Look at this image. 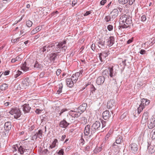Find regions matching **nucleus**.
Returning <instances> with one entry per match:
<instances>
[{"mask_svg": "<svg viewBox=\"0 0 155 155\" xmlns=\"http://www.w3.org/2000/svg\"><path fill=\"white\" fill-rule=\"evenodd\" d=\"M119 22L120 28H127L132 23L131 18L126 15H123L120 17Z\"/></svg>", "mask_w": 155, "mask_h": 155, "instance_id": "nucleus-1", "label": "nucleus"}, {"mask_svg": "<svg viewBox=\"0 0 155 155\" xmlns=\"http://www.w3.org/2000/svg\"><path fill=\"white\" fill-rule=\"evenodd\" d=\"M66 41H63L59 42V43H54V51L55 53L59 54L61 51H65L66 47H65Z\"/></svg>", "mask_w": 155, "mask_h": 155, "instance_id": "nucleus-2", "label": "nucleus"}, {"mask_svg": "<svg viewBox=\"0 0 155 155\" xmlns=\"http://www.w3.org/2000/svg\"><path fill=\"white\" fill-rule=\"evenodd\" d=\"M95 133L92 127H91L90 125L88 124L86 126L84 130V134L85 136H88L89 138Z\"/></svg>", "mask_w": 155, "mask_h": 155, "instance_id": "nucleus-3", "label": "nucleus"}, {"mask_svg": "<svg viewBox=\"0 0 155 155\" xmlns=\"http://www.w3.org/2000/svg\"><path fill=\"white\" fill-rule=\"evenodd\" d=\"M9 113L14 116L15 118L17 119L21 115V112L18 108L14 107L12 109Z\"/></svg>", "mask_w": 155, "mask_h": 155, "instance_id": "nucleus-4", "label": "nucleus"}, {"mask_svg": "<svg viewBox=\"0 0 155 155\" xmlns=\"http://www.w3.org/2000/svg\"><path fill=\"white\" fill-rule=\"evenodd\" d=\"M94 132H102L104 131L101 129V123L99 121H96L91 126Z\"/></svg>", "mask_w": 155, "mask_h": 155, "instance_id": "nucleus-5", "label": "nucleus"}, {"mask_svg": "<svg viewBox=\"0 0 155 155\" xmlns=\"http://www.w3.org/2000/svg\"><path fill=\"white\" fill-rule=\"evenodd\" d=\"M107 74H108V73L107 71H105L103 72V76H99L97 78L96 83L98 85H101L104 83L105 77L104 76V75H106L107 76Z\"/></svg>", "mask_w": 155, "mask_h": 155, "instance_id": "nucleus-6", "label": "nucleus"}, {"mask_svg": "<svg viewBox=\"0 0 155 155\" xmlns=\"http://www.w3.org/2000/svg\"><path fill=\"white\" fill-rule=\"evenodd\" d=\"M109 54V53L107 51H105L101 53L98 54L99 58L101 62L105 61L106 57Z\"/></svg>", "mask_w": 155, "mask_h": 155, "instance_id": "nucleus-7", "label": "nucleus"}, {"mask_svg": "<svg viewBox=\"0 0 155 155\" xmlns=\"http://www.w3.org/2000/svg\"><path fill=\"white\" fill-rule=\"evenodd\" d=\"M83 72V71L82 70L79 71V72H77L73 74L71 76V79L74 82H76L78 77L81 76Z\"/></svg>", "mask_w": 155, "mask_h": 155, "instance_id": "nucleus-8", "label": "nucleus"}, {"mask_svg": "<svg viewBox=\"0 0 155 155\" xmlns=\"http://www.w3.org/2000/svg\"><path fill=\"white\" fill-rule=\"evenodd\" d=\"M21 107L25 114L29 113L31 109V107L28 104H25Z\"/></svg>", "mask_w": 155, "mask_h": 155, "instance_id": "nucleus-9", "label": "nucleus"}, {"mask_svg": "<svg viewBox=\"0 0 155 155\" xmlns=\"http://www.w3.org/2000/svg\"><path fill=\"white\" fill-rule=\"evenodd\" d=\"M18 151L20 154H22L24 153L25 150H28L29 149L28 147L25 146H20L19 147H17Z\"/></svg>", "mask_w": 155, "mask_h": 155, "instance_id": "nucleus-10", "label": "nucleus"}, {"mask_svg": "<svg viewBox=\"0 0 155 155\" xmlns=\"http://www.w3.org/2000/svg\"><path fill=\"white\" fill-rule=\"evenodd\" d=\"M87 107V105L86 104L84 103L82 104L77 109L78 113L81 114L82 113L86 110Z\"/></svg>", "mask_w": 155, "mask_h": 155, "instance_id": "nucleus-11", "label": "nucleus"}, {"mask_svg": "<svg viewBox=\"0 0 155 155\" xmlns=\"http://www.w3.org/2000/svg\"><path fill=\"white\" fill-rule=\"evenodd\" d=\"M130 148L132 152L134 153H135L138 150V146L135 143H132L130 144Z\"/></svg>", "mask_w": 155, "mask_h": 155, "instance_id": "nucleus-12", "label": "nucleus"}, {"mask_svg": "<svg viewBox=\"0 0 155 155\" xmlns=\"http://www.w3.org/2000/svg\"><path fill=\"white\" fill-rule=\"evenodd\" d=\"M12 127L11 122L9 121H8L5 123L4 124L5 130V132L7 133L9 130L11 129Z\"/></svg>", "mask_w": 155, "mask_h": 155, "instance_id": "nucleus-13", "label": "nucleus"}, {"mask_svg": "<svg viewBox=\"0 0 155 155\" xmlns=\"http://www.w3.org/2000/svg\"><path fill=\"white\" fill-rule=\"evenodd\" d=\"M118 11L117 9H114L110 13V15L112 18L114 20L118 16Z\"/></svg>", "mask_w": 155, "mask_h": 155, "instance_id": "nucleus-14", "label": "nucleus"}, {"mask_svg": "<svg viewBox=\"0 0 155 155\" xmlns=\"http://www.w3.org/2000/svg\"><path fill=\"white\" fill-rule=\"evenodd\" d=\"M155 126V119H151L148 121V127L149 129H151Z\"/></svg>", "mask_w": 155, "mask_h": 155, "instance_id": "nucleus-15", "label": "nucleus"}, {"mask_svg": "<svg viewBox=\"0 0 155 155\" xmlns=\"http://www.w3.org/2000/svg\"><path fill=\"white\" fill-rule=\"evenodd\" d=\"M135 0H119V2L122 4L128 3L129 5H132Z\"/></svg>", "mask_w": 155, "mask_h": 155, "instance_id": "nucleus-16", "label": "nucleus"}, {"mask_svg": "<svg viewBox=\"0 0 155 155\" xmlns=\"http://www.w3.org/2000/svg\"><path fill=\"white\" fill-rule=\"evenodd\" d=\"M110 116V114L108 110H106L102 114L103 118L105 120L108 119Z\"/></svg>", "mask_w": 155, "mask_h": 155, "instance_id": "nucleus-17", "label": "nucleus"}, {"mask_svg": "<svg viewBox=\"0 0 155 155\" xmlns=\"http://www.w3.org/2000/svg\"><path fill=\"white\" fill-rule=\"evenodd\" d=\"M115 105V101L114 99H110L109 101L107 103V107L110 109Z\"/></svg>", "mask_w": 155, "mask_h": 155, "instance_id": "nucleus-18", "label": "nucleus"}, {"mask_svg": "<svg viewBox=\"0 0 155 155\" xmlns=\"http://www.w3.org/2000/svg\"><path fill=\"white\" fill-rule=\"evenodd\" d=\"M69 124V123L67 122L64 119L60 122L59 126L60 127L62 128H66Z\"/></svg>", "mask_w": 155, "mask_h": 155, "instance_id": "nucleus-19", "label": "nucleus"}, {"mask_svg": "<svg viewBox=\"0 0 155 155\" xmlns=\"http://www.w3.org/2000/svg\"><path fill=\"white\" fill-rule=\"evenodd\" d=\"M107 46L109 47L112 46L114 43V37L110 36L109 37L107 41Z\"/></svg>", "mask_w": 155, "mask_h": 155, "instance_id": "nucleus-20", "label": "nucleus"}, {"mask_svg": "<svg viewBox=\"0 0 155 155\" xmlns=\"http://www.w3.org/2000/svg\"><path fill=\"white\" fill-rule=\"evenodd\" d=\"M81 114L78 113V110H77L76 111L73 110L70 111V115H71L72 117H79Z\"/></svg>", "mask_w": 155, "mask_h": 155, "instance_id": "nucleus-21", "label": "nucleus"}, {"mask_svg": "<svg viewBox=\"0 0 155 155\" xmlns=\"http://www.w3.org/2000/svg\"><path fill=\"white\" fill-rule=\"evenodd\" d=\"M27 61H26L22 64V66L21 67V68L22 70L24 71H26L29 70V65H27Z\"/></svg>", "mask_w": 155, "mask_h": 155, "instance_id": "nucleus-22", "label": "nucleus"}, {"mask_svg": "<svg viewBox=\"0 0 155 155\" xmlns=\"http://www.w3.org/2000/svg\"><path fill=\"white\" fill-rule=\"evenodd\" d=\"M43 131L41 130H39L38 132H36L35 134L34 135V137H35L36 139L37 138H39L41 139L42 137V134Z\"/></svg>", "mask_w": 155, "mask_h": 155, "instance_id": "nucleus-23", "label": "nucleus"}, {"mask_svg": "<svg viewBox=\"0 0 155 155\" xmlns=\"http://www.w3.org/2000/svg\"><path fill=\"white\" fill-rule=\"evenodd\" d=\"M66 81L68 86L70 87H72L74 85V84L76 83L74 82L73 80L71 78L67 79Z\"/></svg>", "mask_w": 155, "mask_h": 155, "instance_id": "nucleus-24", "label": "nucleus"}, {"mask_svg": "<svg viewBox=\"0 0 155 155\" xmlns=\"http://www.w3.org/2000/svg\"><path fill=\"white\" fill-rule=\"evenodd\" d=\"M98 47L101 48H107V46L105 44V41L103 40H100L97 42Z\"/></svg>", "mask_w": 155, "mask_h": 155, "instance_id": "nucleus-25", "label": "nucleus"}, {"mask_svg": "<svg viewBox=\"0 0 155 155\" xmlns=\"http://www.w3.org/2000/svg\"><path fill=\"white\" fill-rule=\"evenodd\" d=\"M28 78H26L25 81L23 82L21 84V87H22V88L26 89L29 85L28 82Z\"/></svg>", "mask_w": 155, "mask_h": 155, "instance_id": "nucleus-26", "label": "nucleus"}, {"mask_svg": "<svg viewBox=\"0 0 155 155\" xmlns=\"http://www.w3.org/2000/svg\"><path fill=\"white\" fill-rule=\"evenodd\" d=\"M58 54L57 53H54L50 54V60L51 61H54L57 58V56Z\"/></svg>", "mask_w": 155, "mask_h": 155, "instance_id": "nucleus-27", "label": "nucleus"}, {"mask_svg": "<svg viewBox=\"0 0 155 155\" xmlns=\"http://www.w3.org/2000/svg\"><path fill=\"white\" fill-rule=\"evenodd\" d=\"M54 43L49 44L46 47L47 51H49L50 50L54 51Z\"/></svg>", "mask_w": 155, "mask_h": 155, "instance_id": "nucleus-28", "label": "nucleus"}, {"mask_svg": "<svg viewBox=\"0 0 155 155\" xmlns=\"http://www.w3.org/2000/svg\"><path fill=\"white\" fill-rule=\"evenodd\" d=\"M108 69L109 71V75L111 77H112L113 76H114L116 74V72L114 71L113 67H109Z\"/></svg>", "mask_w": 155, "mask_h": 155, "instance_id": "nucleus-29", "label": "nucleus"}, {"mask_svg": "<svg viewBox=\"0 0 155 155\" xmlns=\"http://www.w3.org/2000/svg\"><path fill=\"white\" fill-rule=\"evenodd\" d=\"M148 113L147 112H144L143 114L142 117V120L143 121H144L146 122L147 121L148 116Z\"/></svg>", "mask_w": 155, "mask_h": 155, "instance_id": "nucleus-30", "label": "nucleus"}, {"mask_svg": "<svg viewBox=\"0 0 155 155\" xmlns=\"http://www.w3.org/2000/svg\"><path fill=\"white\" fill-rule=\"evenodd\" d=\"M58 142V140L57 139H54L51 144L50 146L49 147V149H51L54 148L56 146V143Z\"/></svg>", "mask_w": 155, "mask_h": 155, "instance_id": "nucleus-31", "label": "nucleus"}, {"mask_svg": "<svg viewBox=\"0 0 155 155\" xmlns=\"http://www.w3.org/2000/svg\"><path fill=\"white\" fill-rule=\"evenodd\" d=\"M8 84H3L1 85L0 87L1 90L2 91H4L8 88Z\"/></svg>", "mask_w": 155, "mask_h": 155, "instance_id": "nucleus-32", "label": "nucleus"}, {"mask_svg": "<svg viewBox=\"0 0 155 155\" xmlns=\"http://www.w3.org/2000/svg\"><path fill=\"white\" fill-rule=\"evenodd\" d=\"M147 149L149 150V151L151 153H152L154 152L155 151V147H151V146H148L147 147Z\"/></svg>", "mask_w": 155, "mask_h": 155, "instance_id": "nucleus-33", "label": "nucleus"}, {"mask_svg": "<svg viewBox=\"0 0 155 155\" xmlns=\"http://www.w3.org/2000/svg\"><path fill=\"white\" fill-rule=\"evenodd\" d=\"M34 68L39 69L41 68L42 66L41 64L36 61L34 65Z\"/></svg>", "mask_w": 155, "mask_h": 155, "instance_id": "nucleus-34", "label": "nucleus"}, {"mask_svg": "<svg viewBox=\"0 0 155 155\" xmlns=\"http://www.w3.org/2000/svg\"><path fill=\"white\" fill-rule=\"evenodd\" d=\"M105 21L107 22H109L110 21H113L114 20L111 17L110 15H107L105 16L104 18Z\"/></svg>", "mask_w": 155, "mask_h": 155, "instance_id": "nucleus-35", "label": "nucleus"}, {"mask_svg": "<svg viewBox=\"0 0 155 155\" xmlns=\"http://www.w3.org/2000/svg\"><path fill=\"white\" fill-rule=\"evenodd\" d=\"M80 121L82 124H85L87 123V119L84 117H82L80 118Z\"/></svg>", "mask_w": 155, "mask_h": 155, "instance_id": "nucleus-36", "label": "nucleus"}, {"mask_svg": "<svg viewBox=\"0 0 155 155\" xmlns=\"http://www.w3.org/2000/svg\"><path fill=\"white\" fill-rule=\"evenodd\" d=\"M122 139V137L121 136L117 137L116 140V143L117 144H120L121 141Z\"/></svg>", "mask_w": 155, "mask_h": 155, "instance_id": "nucleus-37", "label": "nucleus"}, {"mask_svg": "<svg viewBox=\"0 0 155 155\" xmlns=\"http://www.w3.org/2000/svg\"><path fill=\"white\" fill-rule=\"evenodd\" d=\"M151 136H152V139L153 140L155 139V128L152 131L150 134Z\"/></svg>", "mask_w": 155, "mask_h": 155, "instance_id": "nucleus-38", "label": "nucleus"}, {"mask_svg": "<svg viewBox=\"0 0 155 155\" xmlns=\"http://www.w3.org/2000/svg\"><path fill=\"white\" fill-rule=\"evenodd\" d=\"M46 47L47 46H44L41 48L40 51V52L42 54H43L45 52H46V51L47 49Z\"/></svg>", "mask_w": 155, "mask_h": 155, "instance_id": "nucleus-39", "label": "nucleus"}, {"mask_svg": "<svg viewBox=\"0 0 155 155\" xmlns=\"http://www.w3.org/2000/svg\"><path fill=\"white\" fill-rule=\"evenodd\" d=\"M63 85L62 83L59 84V89L57 91L58 93L59 94L62 92Z\"/></svg>", "mask_w": 155, "mask_h": 155, "instance_id": "nucleus-40", "label": "nucleus"}, {"mask_svg": "<svg viewBox=\"0 0 155 155\" xmlns=\"http://www.w3.org/2000/svg\"><path fill=\"white\" fill-rule=\"evenodd\" d=\"M113 132V130H110L108 132V133L106 135L105 137V139H107L110 136V135Z\"/></svg>", "mask_w": 155, "mask_h": 155, "instance_id": "nucleus-41", "label": "nucleus"}, {"mask_svg": "<svg viewBox=\"0 0 155 155\" xmlns=\"http://www.w3.org/2000/svg\"><path fill=\"white\" fill-rule=\"evenodd\" d=\"M32 25V22L30 20H28L26 21V25L28 27H30Z\"/></svg>", "mask_w": 155, "mask_h": 155, "instance_id": "nucleus-42", "label": "nucleus"}, {"mask_svg": "<svg viewBox=\"0 0 155 155\" xmlns=\"http://www.w3.org/2000/svg\"><path fill=\"white\" fill-rule=\"evenodd\" d=\"M22 73V72L20 71H18L17 72L16 74H15L14 77L15 78H17Z\"/></svg>", "mask_w": 155, "mask_h": 155, "instance_id": "nucleus-43", "label": "nucleus"}, {"mask_svg": "<svg viewBox=\"0 0 155 155\" xmlns=\"http://www.w3.org/2000/svg\"><path fill=\"white\" fill-rule=\"evenodd\" d=\"M96 90V89L94 86L93 85H91V94H93L95 90Z\"/></svg>", "mask_w": 155, "mask_h": 155, "instance_id": "nucleus-44", "label": "nucleus"}, {"mask_svg": "<svg viewBox=\"0 0 155 155\" xmlns=\"http://www.w3.org/2000/svg\"><path fill=\"white\" fill-rule=\"evenodd\" d=\"M144 107L142 104H140L139 107L138 108L137 110L141 111L144 108Z\"/></svg>", "mask_w": 155, "mask_h": 155, "instance_id": "nucleus-45", "label": "nucleus"}, {"mask_svg": "<svg viewBox=\"0 0 155 155\" xmlns=\"http://www.w3.org/2000/svg\"><path fill=\"white\" fill-rule=\"evenodd\" d=\"M101 122L102 125L101 126V129L102 130L103 128L105 127L106 126V122L103 120L101 121Z\"/></svg>", "mask_w": 155, "mask_h": 155, "instance_id": "nucleus-46", "label": "nucleus"}, {"mask_svg": "<svg viewBox=\"0 0 155 155\" xmlns=\"http://www.w3.org/2000/svg\"><path fill=\"white\" fill-rule=\"evenodd\" d=\"M64 151L63 149H61L59 150L58 152V154L59 155H64Z\"/></svg>", "mask_w": 155, "mask_h": 155, "instance_id": "nucleus-47", "label": "nucleus"}, {"mask_svg": "<svg viewBox=\"0 0 155 155\" xmlns=\"http://www.w3.org/2000/svg\"><path fill=\"white\" fill-rule=\"evenodd\" d=\"M141 21H145L146 20V16L145 15H143L141 17Z\"/></svg>", "mask_w": 155, "mask_h": 155, "instance_id": "nucleus-48", "label": "nucleus"}, {"mask_svg": "<svg viewBox=\"0 0 155 155\" xmlns=\"http://www.w3.org/2000/svg\"><path fill=\"white\" fill-rule=\"evenodd\" d=\"M107 28L109 31H111L113 29V26L110 25H108Z\"/></svg>", "mask_w": 155, "mask_h": 155, "instance_id": "nucleus-49", "label": "nucleus"}, {"mask_svg": "<svg viewBox=\"0 0 155 155\" xmlns=\"http://www.w3.org/2000/svg\"><path fill=\"white\" fill-rule=\"evenodd\" d=\"M80 144L81 145H83L84 143V140L82 137L80 140Z\"/></svg>", "mask_w": 155, "mask_h": 155, "instance_id": "nucleus-50", "label": "nucleus"}, {"mask_svg": "<svg viewBox=\"0 0 155 155\" xmlns=\"http://www.w3.org/2000/svg\"><path fill=\"white\" fill-rule=\"evenodd\" d=\"M66 111H67V109H63L61 110L60 111V113H59V116H61L62 113Z\"/></svg>", "mask_w": 155, "mask_h": 155, "instance_id": "nucleus-51", "label": "nucleus"}, {"mask_svg": "<svg viewBox=\"0 0 155 155\" xmlns=\"http://www.w3.org/2000/svg\"><path fill=\"white\" fill-rule=\"evenodd\" d=\"M139 52L141 54L143 55L145 54L146 53V51L145 50L142 49L140 50V51Z\"/></svg>", "mask_w": 155, "mask_h": 155, "instance_id": "nucleus-52", "label": "nucleus"}, {"mask_svg": "<svg viewBox=\"0 0 155 155\" xmlns=\"http://www.w3.org/2000/svg\"><path fill=\"white\" fill-rule=\"evenodd\" d=\"M146 99L143 98L141 100V103L140 104H142V105L144 107L145 105V101Z\"/></svg>", "mask_w": 155, "mask_h": 155, "instance_id": "nucleus-53", "label": "nucleus"}, {"mask_svg": "<svg viewBox=\"0 0 155 155\" xmlns=\"http://www.w3.org/2000/svg\"><path fill=\"white\" fill-rule=\"evenodd\" d=\"M107 0H102L100 2V4L102 5H104V4L106 2Z\"/></svg>", "mask_w": 155, "mask_h": 155, "instance_id": "nucleus-54", "label": "nucleus"}, {"mask_svg": "<svg viewBox=\"0 0 155 155\" xmlns=\"http://www.w3.org/2000/svg\"><path fill=\"white\" fill-rule=\"evenodd\" d=\"M37 32V31L35 29H35H33L32 31H31V35H34Z\"/></svg>", "mask_w": 155, "mask_h": 155, "instance_id": "nucleus-55", "label": "nucleus"}, {"mask_svg": "<svg viewBox=\"0 0 155 155\" xmlns=\"http://www.w3.org/2000/svg\"><path fill=\"white\" fill-rule=\"evenodd\" d=\"M19 39H20V38H17L16 39H14L13 40H12V41L14 43H15V42H17V41H19Z\"/></svg>", "mask_w": 155, "mask_h": 155, "instance_id": "nucleus-56", "label": "nucleus"}, {"mask_svg": "<svg viewBox=\"0 0 155 155\" xmlns=\"http://www.w3.org/2000/svg\"><path fill=\"white\" fill-rule=\"evenodd\" d=\"M42 28V27L41 26H38L36 27L35 28V29L37 31V32L39 31L40 30H41V29Z\"/></svg>", "mask_w": 155, "mask_h": 155, "instance_id": "nucleus-57", "label": "nucleus"}, {"mask_svg": "<svg viewBox=\"0 0 155 155\" xmlns=\"http://www.w3.org/2000/svg\"><path fill=\"white\" fill-rule=\"evenodd\" d=\"M150 101L146 99L145 101V105H147L150 103Z\"/></svg>", "mask_w": 155, "mask_h": 155, "instance_id": "nucleus-58", "label": "nucleus"}, {"mask_svg": "<svg viewBox=\"0 0 155 155\" xmlns=\"http://www.w3.org/2000/svg\"><path fill=\"white\" fill-rule=\"evenodd\" d=\"M77 0H74L72 1V6H74L75 5L77 4Z\"/></svg>", "mask_w": 155, "mask_h": 155, "instance_id": "nucleus-59", "label": "nucleus"}, {"mask_svg": "<svg viewBox=\"0 0 155 155\" xmlns=\"http://www.w3.org/2000/svg\"><path fill=\"white\" fill-rule=\"evenodd\" d=\"M66 135H63L61 137L60 140L61 141H63L66 137Z\"/></svg>", "mask_w": 155, "mask_h": 155, "instance_id": "nucleus-60", "label": "nucleus"}, {"mask_svg": "<svg viewBox=\"0 0 155 155\" xmlns=\"http://www.w3.org/2000/svg\"><path fill=\"white\" fill-rule=\"evenodd\" d=\"M91 48L94 51L95 49V44H93L91 46Z\"/></svg>", "mask_w": 155, "mask_h": 155, "instance_id": "nucleus-61", "label": "nucleus"}, {"mask_svg": "<svg viewBox=\"0 0 155 155\" xmlns=\"http://www.w3.org/2000/svg\"><path fill=\"white\" fill-rule=\"evenodd\" d=\"M91 13V11H87L84 14V16H86L88 15Z\"/></svg>", "mask_w": 155, "mask_h": 155, "instance_id": "nucleus-62", "label": "nucleus"}, {"mask_svg": "<svg viewBox=\"0 0 155 155\" xmlns=\"http://www.w3.org/2000/svg\"><path fill=\"white\" fill-rule=\"evenodd\" d=\"M15 60H16V61H18L21 60V58H20V57L18 56L16 57L15 58Z\"/></svg>", "mask_w": 155, "mask_h": 155, "instance_id": "nucleus-63", "label": "nucleus"}, {"mask_svg": "<svg viewBox=\"0 0 155 155\" xmlns=\"http://www.w3.org/2000/svg\"><path fill=\"white\" fill-rule=\"evenodd\" d=\"M35 112L37 114H39L41 112V110L39 109H36L35 111Z\"/></svg>", "mask_w": 155, "mask_h": 155, "instance_id": "nucleus-64", "label": "nucleus"}]
</instances>
